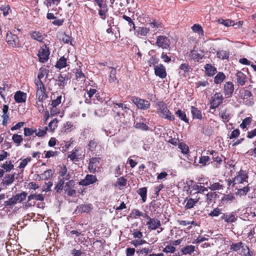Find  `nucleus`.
I'll return each mask as SVG.
<instances>
[{"label": "nucleus", "mask_w": 256, "mask_h": 256, "mask_svg": "<svg viewBox=\"0 0 256 256\" xmlns=\"http://www.w3.org/2000/svg\"><path fill=\"white\" fill-rule=\"evenodd\" d=\"M157 113L162 118L170 121L174 120V116L172 114L168 108L167 105L163 102H159L158 104Z\"/></svg>", "instance_id": "obj_1"}, {"label": "nucleus", "mask_w": 256, "mask_h": 256, "mask_svg": "<svg viewBox=\"0 0 256 256\" xmlns=\"http://www.w3.org/2000/svg\"><path fill=\"white\" fill-rule=\"evenodd\" d=\"M27 196V193L24 192H22L18 194L15 196L9 198L8 200L5 201L4 204L6 206H12L15 205L17 203H20L24 200Z\"/></svg>", "instance_id": "obj_2"}, {"label": "nucleus", "mask_w": 256, "mask_h": 256, "mask_svg": "<svg viewBox=\"0 0 256 256\" xmlns=\"http://www.w3.org/2000/svg\"><path fill=\"white\" fill-rule=\"evenodd\" d=\"M224 98L220 92L216 93L210 100V108L214 109L218 108L221 104L222 103Z\"/></svg>", "instance_id": "obj_3"}, {"label": "nucleus", "mask_w": 256, "mask_h": 256, "mask_svg": "<svg viewBox=\"0 0 256 256\" xmlns=\"http://www.w3.org/2000/svg\"><path fill=\"white\" fill-rule=\"evenodd\" d=\"M131 100L138 108L141 110H147L150 106V102L146 100L141 99L136 96L132 97Z\"/></svg>", "instance_id": "obj_4"}, {"label": "nucleus", "mask_w": 256, "mask_h": 256, "mask_svg": "<svg viewBox=\"0 0 256 256\" xmlns=\"http://www.w3.org/2000/svg\"><path fill=\"white\" fill-rule=\"evenodd\" d=\"M170 44V40L164 36H160L157 38L156 45L163 49H168Z\"/></svg>", "instance_id": "obj_5"}, {"label": "nucleus", "mask_w": 256, "mask_h": 256, "mask_svg": "<svg viewBox=\"0 0 256 256\" xmlns=\"http://www.w3.org/2000/svg\"><path fill=\"white\" fill-rule=\"evenodd\" d=\"M144 217L148 220L146 222V225L150 230H156L161 224L160 220L157 218H151L146 214H144Z\"/></svg>", "instance_id": "obj_6"}, {"label": "nucleus", "mask_w": 256, "mask_h": 256, "mask_svg": "<svg viewBox=\"0 0 256 256\" xmlns=\"http://www.w3.org/2000/svg\"><path fill=\"white\" fill-rule=\"evenodd\" d=\"M6 40L9 45L12 47L16 48L19 46V38L18 36L12 34L10 31H8L6 34Z\"/></svg>", "instance_id": "obj_7"}, {"label": "nucleus", "mask_w": 256, "mask_h": 256, "mask_svg": "<svg viewBox=\"0 0 256 256\" xmlns=\"http://www.w3.org/2000/svg\"><path fill=\"white\" fill-rule=\"evenodd\" d=\"M49 55V50L46 46H43L38 51V56L39 57L40 61V62H46L48 59Z\"/></svg>", "instance_id": "obj_8"}, {"label": "nucleus", "mask_w": 256, "mask_h": 256, "mask_svg": "<svg viewBox=\"0 0 256 256\" xmlns=\"http://www.w3.org/2000/svg\"><path fill=\"white\" fill-rule=\"evenodd\" d=\"M97 181V178L95 176L87 174L85 178L79 182V184L82 186H88L93 184Z\"/></svg>", "instance_id": "obj_9"}, {"label": "nucleus", "mask_w": 256, "mask_h": 256, "mask_svg": "<svg viewBox=\"0 0 256 256\" xmlns=\"http://www.w3.org/2000/svg\"><path fill=\"white\" fill-rule=\"evenodd\" d=\"M96 92L97 90L94 88H90L89 90H87L88 96L84 95L85 102L86 103L90 104L92 102L96 103L95 99L93 98L97 96L98 94L96 93Z\"/></svg>", "instance_id": "obj_10"}, {"label": "nucleus", "mask_w": 256, "mask_h": 256, "mask_svg": "<svg viewBox=\"0 0 256 256\" xmlns=\"http://www.w3.org/2000/svg\"><path fill=\"white\" fill-rule=\"evenodd\" d=\"M248 178V173L243 170H240L238 174L234 180L235 184H241L244 182H246Z\"/></svg>", "instance_id": "obj_11"}, {"label": "nucleus", "mask_w": 256, "mask_h": 256, "mask_svg": "<svg viewBox=\"0 0 256 256\" xmlns=\"http://www.w3.org/2000/svg\"><path fill=\"white\" fill-rule=\"evenodd\" d=\"M100 163L99 158H92L90 159L88 165V170L90 172L94 173L96 172V168Z\"/></svg>", "instance_id": "obj_12"}, {"label": "nucleus", "mask_w": 256, "mask_h": 256, "mask_svg": "<svg viewBox=\"0 0 256 256\" xmlns=\"http://www.w3.org/2000/svg\"><path fill=\"white\" fill-rule=\"evenodd\" d=\"M154 73L156 75L161 78L166 77V73L165 68L162 64L156 66L154 67Z\"/></svg>", "instance_id": "obj_13"}, {"label": "nucleus", "mask_w": 256, "mask_h": 256, "mask_svg": "<svg viewBox=\"0 0 256 256\" xmlns=\"http://www.w3.org/2000/svg\"><path fill=\"white\" fill-rule=\"evenodd\" d=\"M224 188V182L222 180H219L216 182H210L208 188L212 191L223 190Z\"/></svg>", "instance_id": "obj_14"}, {"label": "nucleus", "mask_w": 256, "mask_h": 256, "mask_svg": "<svg viewBox=\"0 0 256 256\" xmlns=\"http://www.w3.org/2000/svg\"><path fill=\"white\" fill-rule=\"evenodd\" d=\"M110 73L108 76V82L111 84H118L119 80L116 76V70L114 67H110Z\"/></svg>", "instance_id": "obj_15"}, {"label": "nucleus", "mask_w": 256, "mask_h": 256, "mask_svg": "<svg viewBox=\"0 0 256 256\" xmlns=\"http://www.w3.org/2000/svg\"><path fill=\"white\" fill-rule=\"evenodd\" d=\"M193 197L194 198H190L187 200L186 203L184 206L185 209L188 210L194 208L200 199V198L198 196V195Z\"/></svg>", "instance_id": "obj_16"}, {"label": "nucleus", "mask_w": 256, "mask_h": 256, "mask_svg": "<svg viewBox=\"0 0 256 256\" xmlns=\"http://www.w3.org/2000/svg\"><path fill=\"white\" fill-rule=\"evenodd\" d=\"M57 38L63 42L64 44L70 43L71 45H72V38L64 32H58L57 34Z\"/></svg>", "instance_id": "obj_17"}, {"label": "nucleus", "mask_w": 256, "mask_h": 256, "mask_svg": "<svg viewBox=\"0 0 256 256\" xmlns=\"http://www.w3.org/2000/svg\"><path fill=\"white\" fill-rule=\"evenodd\" d=\"M234 84L232 82H228L224 86V92L227 97L229 98L232 96L234 92Z\"/></svg>", "instance_id": "obj_18"}, {"label": "nucleus", "mask_w": 256, "mask_h": 256, "mask_svg": "<svg viewBox=\"0 0 256 256\" xmlns=\"http://www.w3.org/2000/svg\"><path fill=\"white\" fill-rule=\"evenodd\" d=\"M15 101L18 103H22L26 102V94L21 91H18L14 96Z\"/></svg>", "instance_id": "obj_19"}, {"label": "nucleus", "mask_w": 256, "mask_h": 256, "mask_svg": "<svg viewBox=\"0 0 256 256\" xmlns=\"http://www.w3.org/2000/svg\"><path fill=\"white\" fill-rule=\"evenodd\" d=\"M15 179V174H6L2 180V183L6 186L12 184Z\"/></svg>", "instance_id": "obj_20"}, {"label": "nucleus", "mask_w": 256, "mask_h": 256, "mask_svg": "<svg viewBox=\"0 0 256 256\" xmlns=\"http://www.w3.org/2000/svg\"><path fill=\"white\" fill-rule=\"evenodd\" d=\"M191 184H189L188 186V189L187 190L188 192L192 196H196V192L197 191L198 188V184H194L193 181H190Z\"/></svg>", "instance_id": "obj_21"}, {"label": "nucleus", "mask_w": 256, "mask_h": 256, "mask_svg": "<svg viewBox=\"0 0 256 256\" xmlns=\"http://www.w3.org/2000/svg\"><path fill=\"white\" fill-rule=\"evenodd\" d=\"M92 210L91 204H82L77 206L76 212L79 213L88 212Z\"/></svg>", "instance_id": "obj_22"}, {"label": "nucleus", "mask_w": 256, "mask_h": 256, "mask_svg": "<svg viewBox=\"0 0 256 256\" xmlns=\"http://www.w3.org/2000/svg\"><path fill=\"white\" fill-rule=\"evenodd\" d=\"M221 218L228 223L234 222L237 220L236 217L232 213L230 214H223L222 216H221Z\"/></svg>", "instance_id": "obj_23"}, {"label": "nucleus", "mask_w": 256, "mask_h": 256, "mask_svg": "<svg viewBox=\"0 0 256 256\" xmlns=\"http://www.w3.org/2000/svg\"><path fill=\"white\" fill-rule=\"evenodd\" d=\"M113 111H116L118 108L122 110L124 112H128L129 108L126 104L123 103H118L113 102Z\"/></svg>", "instance_id": "obj_24"}, {"label": "nucleus", "mask_w": 256, "mask_h": 256, "mask_svg": "<svg viewBox=\"0 0 256 256\" xmlns=\"http://www.w3.org/2000/svg\"><path fill=\"white\" fill-rule=\"evenodd\" d=\"M206 74L208 76H213L216 72V68L210 64H206L204 66Z\"/></svg>", "instance_id": "obj_25"}, {"label": "nucleus", "mask_w": 256, "mask_h": 256, "mask_svg": "<svg viewBox=\"0 0 256 256\" xmlns=\"http://www.w3.org/2000/svg\"><path fill=\"white\" fill-rule=\"evenodd\" d=\"M237 82L240 85L243 86L246 82V76L242 72L238 71L236 74Z\"/></svg>", "instance_id": "obj_26"}, {"label": "nucleus", "mask_w": 256, "mask_h": 256, "mask_svg": "<svg viewBox=\"0 0 256 256\" xmlns=\"http://www.w3.org/2000/svg\"><path fill=\"white\" fill-rule=\"evenodd\" d=\"M191 112L194 118L201 120L202 118L201 111L194 106H191Z\"/></svg>", "instance_id": "obj_27"}, {"label": "nucleus", "mask_w": 256, "mask_h": 256, "mask_svg": "<svg viewBox=\"0 0 256 256\" xmlns=\"http://www.w3.org/2000/svg\"><path fill=\"white\" fill-rule=\"evenodd\" d=\"M252 252H250L248 247L243 244L240 250L239 254L245 256H252Z\"/></svg>", "instance_id": "obj_28"}, {"label": "nucleus", "mask_w": 256, "mask_h": 256, "mask_svg": "<svg viewBox=\"0 0 256 256\" xmlns=\"http://www.w3.org/2000/svg\"><path fill=\"white\" fill-rule=\"evenodd\" d=\"M195 250V246L190 245L182 248L181 252L184 254H191Z\"/></svg>", "instance_id": "obj_29"}, {"label": "nucleus", "mask_w": 256, "mask_h": 256, "mask_svg": "<svg viewBox=\"0 0 256 256\" xmlns=\"http://www.w3.org/2000/svg\"><path fill=\"white\" fill-rule=\"evenodd\" d=\"M149 28H150L151 29V30L154 33H156V32L158 29L162 28V24L156 20H154L153 22H150L149 24Z\"/></svg>", "instance_id": "obj_30"}, {"label": "nucleus", "mask_w": 256, "mask_h": 256, "mask_svg": "<svg viewBox=\"0 0 256 256\" xmlns=\"http://www.w3.org/2000/svg\"><path fill=\"white\" fill-rule=\"evenodd\" d=\"M47 94H46V90L42 91H36V98L37 100L40 102H43L47 98Z\"/></svg>", "instance_id": "obj_31"}, {"label": "nucleus", "mask_w": 256, "mask_h": 256, "mask_svg": "<svg viewBox=\"0 0 256 256\" xmlns=\"http://www.w3.org/2000/svg\"><path fill=\"white\" fill-rule=\"evenodd\" d=\"M66 66V59L64 56L61 57L58 60L56 67L59 69H62Z\"/></svg>", "instance_id": "obj_32"}, {"label": "nucleus", "mask_w": 256, "mask_h": 256, "mask_svg": "<svg viewBox=\"0 0 256 256\" xmlns=\"http://www.w3.org/2000/svg\"><path fill=\"white\" fill-rule=\"evenodd\" d=\"M48 70L44 68H40L39 70L38 78L35 79V80H40L46 76V78H48Z\"/></svg>", "instance_id": "obj_33"}, {"label": "nucleus", "mask_w": 256, "mask_h": 256, "mask_svg": "<svg viewBox=\"0 0 256 256\" xmlns=\"http://www.w3.org/2000/svg\"><path fill=\"white\" fill-rule=\"evenodd\" d=\"M176 114L179 117V118L182 121L186 123H188V119L187 118L185 112L180 110L176 112Z\"/></svg>", "instance_id": "obj_34"}, {"label": "nucleus", "mask_w": 256, "mask_h": 256, "mask_svg": "<svg viewBox=\"0 0 256 256\" xmlns=\"http://www.w3.org/2000/svg\"><path fill=\"white\" fill-rule=\"evenodd\" d=\"M14 166L10 160H7L2 166V168L6 170V172H9L14 168Z\"/></svg>", "instance_id": "obj_35"}, {"label": "nucleus", "mask_w": 256, "mask_h": 256, "mask_svg": "<svg viewBox=\"0 0 256 256\" xmlns=\"http://www.w3.org/2000/svg\"><path fill=\"white\" fill-rule=\"evenodd\" d=\"M30 36L34 40H36L39 42H42L44 38L41 33L38 32H32L30 34Z\"/></svg>", "instance_id": "obj_36"}, {"label": "nucleus", "mask_w": 256, "mask_h": 256, "mask_svg": "<svg viewBox=\"0 0 256 256\" xmlns=\"http://www.w3.org/2000/svg\"><path fill=\"white\" fill-rule=\"evenodd\" d=\"M150 30V28L146 27H139L137 30V34L141 36H146L149 31Z\"/></svg>", "instance_id": "obj_37"}, {"label": "nucleus", "mask_w": 256, "mask_h": 256, "mask_svg": "<svg viewBox=\"0 0 256 256\" xmlns=\"http://www.w3.org/2000/svg\"><path fill=\"white\" fill-rule=\"evenodd\" d=\"M147 189L146 187L142 188L138 190V194L142 197L143 202H145L146 199Z\"/></svg>", "instance_id": "obj_38"}, {"label": "nucleus", "mask_w": 256, "mask_h": 256, "mask_svg": "<svg viewBox=\"0 0 256 256\" xmlns=\"http://www.w3.org/2000/svg\"><path fill=\"white\" fill-rule=\"evenodd\" d=\"M243 243L242 242H238V243H232L230 245V250L236 252H238V254H239L240 250V248H242V245Z\"/></svg>", "instance_id": "obj_39"}, {"label": "nucleus", "mask_w": 256, "mask_h": 256, "mask_svg": "<svg viewBox=\"0 0 256 256\" xmlns=\"http://www.w3.org/2000/svg\"><path fill=\"white\" fill-rule=\"evenodd\" d=\"M68 80V78L66 76H63L60 74L58 78V84L60 88H63L66 84V81Z\"/></svg>", "instance_id": "obj_40"}, {"label": "nucleus", "mask_w": 256, "mask_h": 256, "mask_svg": "<svg viewBox=\"0 0 256 256\" xmlns=\"http://www.w3.org/2000/svg\"><path fill=\"white\" fill-rule=\"evenodd\" d=\"M226 76L222 72H218L214 77V82L216 84H220L224 80Z\"/></svg>", "instance_id": "obj_41"}, {"label": "nucleus", "mask_w": 256, "mask_h": 256, "mask_svg": "<svg viewBox=\"0 0 256 256\" xmlns=\"http://www.w3.org/2000/svg\"><path fill=\"white\" fill-rule=\"evenodd\" d=\"M32 200L42 201L44 200V196L42 194H31L28 196V201Z\"/></svg>", "instance_id": "obj_42"}, {"label": "nucleus", "mask_w": 256, "mask_h": 256, "mask_svg": "<svg viewBox=\"0 0 256 256\" xmlns=\"http://www.w3.org/2000/svg\"><path fill=\"white\" fill-rule=\"evenodd\" d=\"M216 54L218 58L222 60L228 59L229 57V52L226 50H219L217 52Z\"/></svg>", "instance_id": "obj_43"}, {"label": "nucleus", "mask_w": 256, "mask_h": 256, "mask_svg": "<svg viewBox=\"0 0 256 256\" xmlns=\"http://www.w3.org/2000/svg\"><path fill=\"white\" fill-rule=\"evenodd\" d=\"M34 83L36 85V91L46 90L44 84L42 80H34Z\"/></svg>", "instance_id": "obj_44"}, {"label": "nucleus", "mask_w": 256, "mask_h": 256, "mask_svg": "<svg viewBox=\"0 0 256 256\" xmlns=\"http://www.w3.org/2000/svg\"><path fill=\"white\" fill-rule=\"evenodd\" d=\"M210 154L212 155V159L214 162L220 164L222 162V159L220 156H218V154L214 150H212L210 152Z\"/></svg>", "instance_id": "obj_45"}, {"label": "nucleus", "mask_w": 256, "mask_h": 256, "mask_svg": "<svg viewBox=\"0 0 256 256\" xmlns=\"http://www.w3.org/2000/svg\"><path fill=\"white\" fill-rule=\"evenodd\" d=\"M178 148L181 150L184 154H187L189 152L188 146L184 142H180L178 145Z\"/></svg>", "instance_id": "obj_46"}, {"label": "nucleus", "mask_w": 256, "mask_h": 256, "mask_svg": "<svg viewBox=\"0 0 256 256\" xmlns=\"http://www.w3.org/2000/svg\"><path fill=\"white\" fill-rule=\"evenodd\" d=\"M241 97L243 99H248L252 96V92L246 90H242L240 92Z\"/></svg>", "instance_id": "obj_47"}, {"label": "nucleus", "mask_w": 256, "mask_h": 256, "mask_svg": "<svg viewBox=\"0 0 256 256\" xmlns=\"http://www.w3.org/2000/svg\"><path fill=\"white\" fill-rule=\"evenodd\" d=\"M192 30L195 32H198L199 34L202 35H204V31L202 27L198 24H194L192 27Z\"/></svg>", "instance_id": "obj_48"}, {"label": "nucleus", "mask_w": 256, "mask_h": 256, "mask_svg": "<svg viewBox=\"0 0 256 256\" xmlns=\"http://www.w3.org/2000/svg\"><path fill=\"white\" fill-rule=\"evenodd\" d=\"M58 120L56 118H54L48 124V129L49 128L50 131H54L55 128L58 126Z\"/></svg>", "instance_id": "obj_49"}, {"label": "nucleus", "mask_w": 256, "mask_h": 256, "mask_svg": "<svg viewBox=\"0 0 256 256\" xmlns=\"http://www.w3.org/2000/svg\"><path fill=\"white\" fill-rule=\"evenodd\" d=\"M135 128L144 131H146L148 130V126L146 124L140 122H136L135 124Z\"/></svg>", "instance_id": "obj_50"}, {"label": "nucleus", "mask_w": 256, "mask_h": 256, "mask_svg": "<svg viewBox=\"0 0 256 256\" xmlns=\"http://www.w3.org/2000/svg\"><path fill=\"white\" fill-rule=\"evenodd\" d=\"M60 2V0H45L44 4L47 6L48 8L51 6L53 4L58 5Z\"/></svg>", "instance_id": "obj_51"}, {"label": "nucleus", "mask_w": 256, "mask_h": 256, "mask_svg": "<svg viewBox=\"0 0 256 256\" xmlns=\"http://www.w3.org/2000/svg\"><path fill=\"white\" fill-rule=\"evenodd\" d=\"M122 18L124 20H126V21H127L128 22V25L130 26H132V28L134 30H135L136 29V26H135V24L134 22L132 21V19L128 16H126V15H123L122 16Z\"/></svg>", "instance_id": "obj_52"}, {"label": "nucleus", "mask_w": 256, "mask_h": 256, "mask_svg": "<svg viewBox=\"0 0 256 256\" xmlns=\"http://www.w3.org/2000/svg\"><path fill=\"white\" fill-rule=\"evenodd\" d=\"M220 116L222 118L224 122H228L230 119L229 114L226 112V110H224L220 112Z\"/></svg>", "instance_id": "obj_53"}, {"label": "nucleus", "mask_w": 256, "mask_h": 256, "mask_svg": "<svg viewBox=\"0 0 256 256\" xmlns=\"http://www.w3.org/2000/svg\"><path fill=\"white\" fill-rule=\"evenodd\" d=\"M12 140L16 144H17L18 146L20 145L21 142L22 141V138L21 136L18 134H14L12 137Z\"/></svg>", "instance_id": "obj_54"}, {"label": "nucleus", "mask_w": 256, "mask_h": 256, "mask_svg": "<svg viewBox=\"0 0 256 256\" xmlns=\"http://www.w3.org/2000/svg\"><path fill=\"white\" fill-rule=\"evenodd\" d=\"M176 251V248L173 246H167L162 250V252L166 253L173 254Z\"/></svg>", "instance_id": "obj_55"}, {"label": "nucleus", "mask_w": 256, "mask_h": 256, "mask_svg": "<svg viewBox=\"0 0 256 256\" xmlns=\"http://www.w3.org/2000/svg\"><path fill=\"white\" fill-rule=\"evenodd\" d=\"M145 214L142 213L137 209H134L131 212V216L132 217L136 218L137 216H144Z\"/></svg>", "instance_id": "obj_56"}, {"label": "nucleus", "mask_w": 256, "mask_h": 256, "mask_svg": "<svg viewBox=\"0 0 256 256\" xmlns=\"http://www.w3.org/2000/svg\"><path fill=\"white\" fill-rule=\"evenodd\" d=\"M210 160V158L208 156H202L200 158L199 163L203 166H206L207 163Z\"/></svg>", "instance_id": "obj_57"}, {"label": "nucleus", "mask_w": 256, "mask_h": 256, "mask_svg": "<svg viewBox=\"0 0 256 256\" xmlns=\"http://www.w3.org/2000/svg\"><path fill=\"white\" fill-rule=\"evenodd\" d=\"M54 171L52 170H46L42 175L44 179L50 178L54 174Z\"/></svg>", "instance_id": "obj_58"}, {"label": "nucleus", "mask_w": 256, "mask_h": 256, "mask_svg": "<svg viewBox=\"0 0 256 256\" xmlns=\"http://www.w3.org/2000/svg\"><path fill=\"white\" fill-rule=\"evenodd\" d=\"M31 160L30 157H28L24 159L20 162L18 168L20 169L24 168L27 165L28 163L31 161Z\"/></svg>", "instance_id": "obj_59"}, {"label": "nucleus", "mask_w": 256, "mask_h": 256, "mask_svg": "<svg viewBox=\"0 0 256 256\" xmlns=\"http://www.w3.org/2000/svg\"><path fill=\"white\" fill-rule=\"evenodd\" d=\"M36 130H32V128H24V134L25 136H30L34 134V133L36 132Z\"/></svg>", "instance_id": "obj_60"}, {"label": "nucleus", "mask_w": 256, "mask_h": 256, "mask_svg": "<svg viewBox=\"0 0 256 256\" xmlns=\"http://www.w3.org/2000/svg\"><path fill=\"white\" fill-rule=\"evenodd\" d=\"M60 169L59 171V175L60 176H65V175H66V174H68L67 173L68 170H67L66 166L64 165L60 166Z\"/></svg>", "instance_id": "obj_61"}, {"label": "nucleus", "mask_w": 256, "mask_h": 256, "mask_svg": "<svg viewBox=\"0 0 256 256\" xmlns=\"http://www.w3.org/2000/svg\"><path fill=\"white\" fill-rule=\"evenodd\" d=\"M221 214V210L218 208H216L209 214V216H218Z\"/></svg>", "instance_id": "obj_62"}, {"label": "nucleus", "mask_w": 256, "mask_h": 256, "mask_svg": "<svg viewBox=\"0 0 256 256\" xmlns=\"http://www.w3.org/2000/svg\"><path fill=\"white\" fill-rule=\"evenodd\" d=\"M218 22L226 26H230L233 24V22L229 20H224L223 19H219Z\"/></svg>", "instance_id": "obj_63"}, {"label": "nucleus", "mask_w": 256, "mask_h": 256, "mask_svg": "<svg viewBox=\"0 0 256 256\" xmlns=\"http://www.w3.org/2000/svg\"><path fill=\"white\" fill-rule=\"evenodd\" d=\"M97 144V142L94 140H90L88 144L89 150L92 151L94 150L96 148Z\"/></svg>", "instance_id": "obj_64"}]
</instances>
